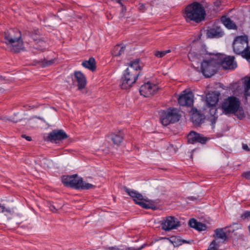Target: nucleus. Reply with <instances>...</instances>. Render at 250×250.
Masks as SVG:
<instances>
[{"label":"nucleus","mask_w":250,"mask_h":250,"mask_svg":"<svg viewBox=\"0 0 250 250\" xmlns=\"http://www.w3.org/2000/svg\"><path fill=\"white\" fill-rule=\"evenodd\" d=\"M236 113V116L240 120H242L245 117V114L242 107H240Z\"/></svg>","instance_id":"34"},{"label":"nucleus","mask_w":250,"mask_h":250,"mask_svg":"<svg viewBox=\"0 0 250 250\" xmlns=\"http://www.w3.org/2000/svg\"><path fill=\"white\" fill-rule=\"evenodd\" d=\"M73 81L74 82H76L77 83V86L79 90L84 88L86 85V78L81 71L75 72Z\"/></svg>","instance_id":"16"},{"label":"nucleus","mask_w":250,"mask_h":250,"mask_svg":"<svg viewBox=\"0 0 250 250\" xmlns=\"http://www.w3.org/2000/svg\"><path fill=\"white\" fill-rule=\"evenodd\" d=\"M240 101L234 96H230L225 99L221 104L223 113L226 115L235 114L240 105Z\"/></svg>","instance_id":"5"},{"label":"nucleus","mask_w":250,"mask_h":250,"mask_svg":"<svg viewBox=\"0 0 250 250\" xmlns=\"http://www.w3.org/2000/svg\"><path fill=\"white\" fill-rule=\"evenodd\" d=\"M243 176L247 179L250 180V171L244 172Z\"/></svg>","instance_id":"45"},{"label":"nucleus","mask_w":250,"mask_h":250,"mask_svg":"<svg viewBox=\"0 0 250 250\" xmlns=\"http://www.w3.org/2000/svg\"><path fill=\"white\" fill-rule=\"evenodd\" d=\"M82 65L92 71H95L96 69V62L93 57H90L88 60L83 61Z\"/></svg>","instance_id":"21"},{"label":"nucleus","mask_w":250,"mask_h":250,"mask_svg":"<svg viewBox=\"0 0 250 250\" xmlns=\"http://www.w3.org/2000/svg\"><path fill=\"white\" fill-rule=\"evenodd\" d=\"M244 86L248 88H250V76L245 77L244 81Z\"/></svg>","instance_id":"40"},{"label":"nucleus","mask_w":250,"mask_h":250,"mask_svg":"<svg viewBox=\"0 0 250 250\" xmlns=\"http://www.w3.org/2000/svg\"><path fill=\"white\" fill-rule=\"evenodd\" d=\"M188 199L191 201H195L197 200L198 198L195 196H189L188 197Z\"/></svg>","instance_id":"48"},{"label":"nucleus","mask_w":250,"mask_h":250,"mask_svg":"<svg viewBox=\"0 0 250 250\" xmlns=\"http://www.w3.org/2000/svg\"><path fill=\"white\" fill-rule=\"evenodd\" d=\"M242 147L244 150H246L247 151H250L249 147L247 144H243Z\"/></svg>","instance_id":"47"},{"label":"nucleus","mask_w":250,"mask_h":250,"mask_svg":"<svg viewBox=\"0 0 250 250\" xmlns=\"http://www.w3.org/2000/svg\"><path fill=\"white\" fill-rule=\"evenodd\" d=\"M124 190L133 199V200L136 204L139 205V202H142L145 201V198H144L143 195L137 191L125 187L124 188Z\"/></svg>","instance_id":"14"},{"label":"nucleus","mask_w":250,"mask_h":250,"mask_svg":"<svg viewBox=\"0 0 250 250\" xmlns=\"http://www.w3.org/2000/svg\"><path fill=\"white\" fill-rule=\"evenodd\" d=\"M125 46H121L119 44L116 45L112 50V55L114 56H119L124 53L125 50Z\"/></svg>","instance_id":"26"},{"label":"nucleus","mask_w":250,"mask_h":250,"mask_svg":"<svg viewBox=\"0 0 250 250\" xmlns=\"http://www.w3.org/2000/svg\"><path fill=\"white\" fill-rule=\"evenodd\" d=\"M62 182L66 187L79 189L82 188L83 179L77 175L64 176L62 178Z\"/></svg>","instance_id":"8"},{"label":"nucleus","mask_w":250,"mask_h":250,"mask_svg":"<svg viewBox=\"0 0 250 250\" xmlns=\"http://www.w3.org/2000/svg\"><path fill=\"white\" fill-rule=\"evenodd\" d=\"M169 113L170 120L171 124L175 123L179 121L181 118V115L178 113V110L174 107H170L167 109Z\"/></svg>","instance_id":"18"},{"label":"nucleus","mask_w":250,"mask_h":250,"mask_svg":"<svg viewBox=\"0 0 250 250\" xmlns=\"http://www.w3.org/2000/svg\"><path fill=\"white\" fill-rule=\"evenodd\" d=\"M198 222L196 219L191 218L189 220L188 225L190 227L195 229L198 224Z\"/></svg>","instance_id":"37"},{"label":"nucleus","mask_w":250,"mask_h":250,"mask_svg":"<svg viewBox=\"0 0 250 250\" xmlns=\"http://www.w3.org/2000/svg\"><path fill=\"white\" fill-rule=\"evenodd\" d=\"M250 88L244 87V95L246 97V99H247V97L250 96V91L249 90Z\"/></svg>","instance_id":"44"},{"label":"nucleus","mask_w":250,"mask_h":250,"mask_svg":"<svg viewBox=\"0 0 250 250\" xmlns=\"http://www.w3.org/2000/svg\"><path fill=\"white\" fill-rule=\"evenodd\" d=\"M142 67L143 65L142 63L140 62V60L137 59L134 61L131 62L129 64V67L127 68L126 69H132L137 73H141L140 71H139V70H141Z\"/></svg>","instance_id":"22"},{"label":"nucleus","mask_w":250,"mask_h":250,"mask_svg":"<svg viewBox=\"0 0 250 250\" xmlns=\"http://www.w3.org/2000/svg\"><path fill=\"white\" fill-rule=\"evenodd\" d=\"M217 118V116H212L210 117V118L209 119V120L210 122V125H211L212 128H213L215 126V124L216 123Z\"/></svg>","instance_id":"42"},{"label":"nucleus","mask_w":250,"mask_h":250,"mask_svg":"<svg viewBox=\"0 0 250 250\" xmlns=\"http://www.w3.org/2000/svg\"><path fill=\"white\" fill-rule=\"evenodd\" d=\"M123 134L119 132L117 134H112L110 135V139L112 141L114 144L119 145L123 140Z\"/></svg>","instance_id":"23"},{"label":"nucleus","mask_w":250,"mask_h":250,"mask_svg":"<svg viewBox=\"0 0 250 250\" xmlns=\"http://www.w3.org/2000/svg\"><path fill=\"white\" fill-rule=\"evenodd\" d=\"M29 35L34 41H38V42H40L41 44L44 43L43 41L40 39V32L38 29L34 30L32 32H29Z\"/></svg>","instance_id":"29"},{"label":"nucleus","mask_w":250,"mask_h":250,"mask_svg":"<svg viewBox=\"0 0 250 250\" xmlns=\"http://www.w3.org/2000/svg\"><path fill=\"white\" fill-rule=\"evenodd\" d=\"M3 80V79L2 77L1 76H0V80L2 81Z\"/></svg>","instance_id":"52"},{"label":"nucleus","mask_w":250,"mask_h":250,"mask_svg":"<svg viewBox=\"0 0 250 250\" xmlns=\"http://www.w3.org/2000/svg\"><path fill=\"white\" fill-rule=\"evenodd\" d=\"M34 48L37 49V50H41V51H43L44 48L40 47H39L38 46H35Z\"/></svg>","instance_id":"50"},{"label":"nucleus","mask_w":250,"mask_h":250,"mask_svg":"<svg viewBox=\"0 0 250 250\" xmlns=\"http://www.w3.org/2000/svg\"><path fill=\"white\" fill-rule=\"evenodd\" d=\"M220 95V92L217 91L209 92L206 96V102L207 105H216L219 101V98Z\"/></svg>","instance_id":"17"},{"label":"nucleus","mask_w":250,"mask_h":250,"mask_svg":"<svg viewBox=\"0 0 250 250\" xmlns=\"http://www.w3.org/2000/svg\"><path fill=\"white\" fill-rule=\"evenodd\" d=\"M206 225L202 223L198 222V224L195 229L196 230L202 231L206 229Z\"/></svg>","instance_id":"39"},{"label":"nucleus","mask_w":250,"mask_h":250,"mask_svg":"<svg viewBox=\"0 0 250 250\" xmlns=\"http://www.w3.org/2000/svg\"><path fill=\"white\" fill-rule=\"evenodd\" d=\"M7 212L9 213L11 212V210L9 208H6L3 205L0 204V212Z\"/></svg>","instance_id":"43"},{"label":"nucleus","mask_w":250,"mask_h":250,"mask_svg":"<svg viewBox=\"0 0 250 250\" xmlns=\"http://www.w3.org/2000/svg\"><path fill=\"white\" fill-rule=\"evenodd\" d=\"M160 113V120L161 123L165 126L171 124V121L170 120V117L167 109L166 110H161Z\"/></svg>","instance_id":"19"},{"label":"nucleus","mask_w":250,"mask_h":250,"mask_svg":"<svg viewBox=\"0 0 250 250\" xmlns=\"http://www.w3.org/2000/svg\"><path fill=\"white\" fill-rule=\"evenodd\" d=\"M215 235L214 237L217 238H220L224 241L226 240L227 238V236L226 233L223 231V229H217L215 230Z\"/></svg>","instance_id":"28"},{"label":"nucleus","mask_w":250,"mask_h":250,"mask_svg":"<svg viewBox=\"0 0 250 250\" xmlns=\"http://www.w3.org/2000/svg\"><path fill=\"white\" fill-rule=\"evenodd\" d=\"M68 137L67 134L62 129H54L48 134L45 140L47 142L58 143L61 141L67 139Z\"/></svg>","instance_id":"10"},{"label":"nucleus","mask_w":250,"mask_h":250,"mask_svg":"<svg viewBox=\"0 0 250 250\" xmlns=\"http://www.w3.org/2000/svg\"><path fill=\"white\" fill-rule=\"evenodd\" d=\"M162 229L166 231L175 229L181 224L178 219L174 216H168L164 218L161 222Z\"/></svg>","instance_id":"9"},{"label":"nucleus","mask_w":250,"mask_h":250,"mask_svg":"<svg viewBox=\"0 0 250 250\" xmlns=\"http://www.w3.org/2000/svg\"><path fill=\"white\" fill-rule=\"evenodd\" d=\"M3 42L10 46L13 52H19L21 49L20 44L22 43L21 31L17 28H12L5 31Z\"/></svg>","instance_id":"2"},{"label":"nucleus","mask_w":250,"mask_h":250,"mask_svg":"<svg viewBox=\"0 0 250 250\" xmlns=\"http://www.w3.org/2000/svg\"><path fill=\"white\" fill-rule=\"evenodd\" d=\"M184 93L181 95L178 99V103L181 106H190L193 104V94L191 91L186 92L185 90Z\"/></svg>","instance_id":"12"},{"label":"nucleus","mask_w":250,"mask_h":250,"mask_svg":"<svg viewBox=\"0 0 250 250\" xmlns=\"http://www.w3.org/2000/svg\"><path fill=\"white\" fill-rule=\"evenodd\" d=\"M185 14L187 19L199 23L204 20L206 12L200 3L193 2L186 7Z\"/></svg>","instance_id":"3"},{"label":"nucleus","mask_w":250,"mask_h":250,"mask_svg":"<svg viewBox=\"0 0 250 250\" xmlns=\"http://www.w3.org/2000/svg\"><path fill=\"white\" fill-rule=\"evenodd\" d=\"M171 50L168 49L165 51H157L155 52L154 55L157 58H162L165 56L167 54L170 53Z\"/></svg>","instance_id":"33"},{"label":"nucleus","mask_w":250,"mask_h":250,"mask_svg":"<svg viewBox=\"0 0 250 250\" xmlns=\"http://www.w3.org/2000/svg\"><path fill=\"white\" fill-rule=\"evenodd\" d=\"M207 36L209 38H219L222 37L224 33L220 27L213 25L207 30Z\"/></svg>","instance_id":"15"},{"label":"nucleus","mask_w":250,"mask_h":250,"mask_svg":"<svg viewBox=\"0 0 250 250\" xmlns=\"http://www.w3.org/2000/svg\"><path fill=\"white\" fill-rule=\"evenodd\" d=\"M221 21L223 24L229 29H237V26L235 22L227 16H222Z\"/></svg>","instance_id":"20"},{"label":"nucleus","mask_w":250,"mask_h":250,"mask_svg":"<svg viewBox=\"0 0 250 250\" xmlns=\"http://www.w3.org/2000/svg\"><path fill=\"white\" fill-rule=\"evenodd\" d=\"M214 59L217 60L219 66L221 65L224 69L233 70L237 66L234 56H226L224 54L217 53L214 55Z\"/></svg>","instance_id":"6"},{"label":"nucleus","mask_w":250,"mask_h":250,"mask_svg":"<svg viewBox=\"0 0 250 250\" xmlns=\"http://www.w3.org/2000/svg\"><path fill=\"white\" fill-rule=\"evenodd\" d=\"M143 247L139 248L138 249H135L133 248L130 247H125L123 246H121L120 247H118L117 246L114 247H110L108 248H106L105 249L106 250H141Z\"/></svg>","instance_id":"30"},{"label":"nucleus","mask_w":250,"mask_h":250,"mask_svg":"<svg viewBox=\"0 0 250 250\" xmlns=\"http://www.w3.org/2000/svg\"><path fill=\"white\" fill-rule=\"evenodd\" d=\"M140 73H137L132 69H126L121 79L120 86L122 89L130 88L136 82Z\"/></svg>","instance_id":"4"},{"label":"nucleus","mask_w":250,"mask_h":250,"mask_svg":"<svg viewBox=\"0 0 250 250\" xmlns=\"http://www.w3.org/2000/svg\"><path fill=\"white\" fill-rule=\"evenodd\" d=\"M215 54H209L210 59L208 60H205L204 59L207 58L206 57L207 55V51L201 47L196 52L191 49L188 53V57L191 62H198L203 60L201 63V72L206 78H210L217 72L219 68L218 62L217 60L214 59Z\"/></svg>","instance_id":"1"},{"label":"nucleus","mask_w":250,"mask_h":250,"mask_svg":"<svg viewBox=\"0 0 250 250\" xmlns=\"http://www.w3.org/2000/svg\"><path fill=\"white\" fill-rule=\"evenodd\" d=\"M158 86L155 84L147 82L143 84L140 88L139 91L141 95L148 97L154 95L158 90Z\"/></svg>","instance_id":"11"},{"label":"nucleus","mask_w":250,"mask_h":250,"mask_svg":"<svg viewBox=\"0 0 250 250\" xmlns=\"http://www.w3.org/2000/svg\"><path fill=\"white\" fill-rule=\"evenodd\" d=\"M208 106V108H209V113L211 117L215 116L216 111H217L216 105Z\"/></svg>","instance_id":"36"},{"label":"nucleus","mask_w":250,"mask_h":250,"mask_svg":"<svg viewBox=\"0 0 250 250\" xmlns=\"http://www.w3.org/2000/svg\"><path fill=\"white\" fill-rule=\"evenodd\" d=\"M52 208H54V209H52L51 208V210L53 211V212H55L57 211V209L54 207V206H52Z\"/></svg>","instance_id":"51"},{"label":"nucleus","mask_w":250,"mask_h":250,"mask_svg":"<svg viewBox=\"0 0 250 250\" xmlns=\"http://www.w3.org/2000/svg\"><path fill=\"white\" fill-rule=\"evenodd\" d=\"M203 120L202 115L198 112H193L191 116V120L194 125H200Z\"/></svg>","instance_id":"24"},{"label":"nucleus","mask_w":250,"mask_h":250,"mask_svg":"<svg viewBox=\"0 0 250 250\" xmlns=\"http://www.w3.org/2000/svg\"><path fill=\"white\" fill-rule=\"evenodd\" d=\"M220 247L219 243L216 242L215 240L212 241L209 245V248L213 250H218Z\"/></svg>","instance_id":"35"},{"label":"nucleus","mask_w":250,"mask_h":250,"mask_svg":"<svg viewBox=\"0 0 250 250\" xmlns=\"http://www.w3.org/2000/svg\"><path fill=\"white\" fill-rule=\"evenodd\" d=\"M22 137L23 138H24L26 140H27L28 141H30L32 140L31 137H30V136H26L25 135H22Z\"/></svg>","instance_id":"49"},{"label":"nucleus","mask_w":250,"mask_h":250,"mask_svg":"<svg viewBox=\"0 0 250 250\" xmlns=\"http://www.w3.org/2000/svg\"><path fill=\"white\" fill-rule=\"evenodd\" d=\"M141 6L145 7V5L144 4H141Z\"/></svg>","instance_id":"53"},{"label":"nucleus","mask_w":250,"mask_h":250,"mask_svg":"<svg viewBox=\"0 0 250 250\" xmlns=\"http://www.w3.org/2000/svg\"><path fill=\"white\" fill-rule=\"evenodd\" d=\"M55 59H51L50 60L47 61L44 59L40 61V63L42 67H46L53 64L55 62Z\"/></svg>","instance_id":"31"},{"label":"nucleus","mask_w":250,"mask_h":250,"mask_svg":"<svg viewBox=\"0 0 250 250\" xmlns=\"http://www.w3.org/2000/svg\"><path fill=\"white\" fill-rule=\"evenodd\" d=\"M241 56L250 62V46H248L246 47L245 50L241 55Z\"/></svg>","instance_id":"32"},{"label":"nucleus","mask_w":250,"mask_h":250,"mask_svg":"<svg viewBox=\"0 0 250 250\" xmlns=\"http://www.w3.org/2000/svg\"><path fill=\"white\" fill-rule=\"evenodd\" d=\"M214 5L217 8L219 7V6L221 5V1L218 0H216L214 2Z\"/></svg>","instance_id":"46"},{"label":"nucleus","mask_w":250,"mask_h":250,"mask_svg":"<svg viewBox=\"0 0 250 250\" xmlns=\"http://www.w3.org/2000/svg\"><path fill=\"white\" fill-rule=\"evenodd\" d=\"M169 241L173 245L174 247H178L183 243H187L186 240H182L178 238L175 236H172L169 238H168Z\"/></svg>","instance_id":"27"},{"label":"nucleus","mask_w":250,"mask_h":250,"mask_svg":"<svg viewBox=\"0 0 250 250\" xmlns=\"http://www.w3.org/2000/svg\"><path fill=\"white\" fill-rule=\"evenodd\" d=\"M248 46V38L247 36H240L236 37L233 42L232 47L234 52L241 55L246 47Z\"/></svg>","instance_id":"7"},{"label":"nucleus","mask_w":250,"mask_h":250,"mask_svg":"<svg viewBox=\"0 0 250 250\" xmlns=\"http://www.w3.org/2000/svg\"><path fill=\"white\" fill-rule=\"evenodd\" d=\"M93 187V185H92L91 184L89 183H85L84 184L83 182V184L82 185V188H81V189H88L90 188H92Z\"/></svg>","instance_id":"41"},{"label":"nucleus","mask_w":250,"mask_h":250,"mask_svg":"<svg viewBox=\"0 0 250 250\" xmlns=\"http://www.w3.org/2000/svg\"><path fill=\"white\" fill-rule=\"evenodd\" d=\"M187 137L188 143L191 144H194L196 143L205 144L208 140L207 137H204L203 135L193 131H190Z\"/></svg>","instance_id":"13"},{"label":"nucleus","mask_w":250,"mask_h":250,"mask_svg":"<svg viewBox=\"0 0 250 250\" xmlns=\"http://www.w3.org/2000/svg\"><path fill=\"white\" fill-rule=\"evenodd\" d=\"M139 206L146 209H152L153 210H155L157 208L156 206L153 203L149 202L146 199H145V201L143 202H139Z\"/></svg>","instance_id":"25"},{"label":"nucleus","mask_w":250,"mask_h":250,"mask_svg":"<svg viewBox=\"0 0 250 250\" xmlns=\"http://www.w3.org/2000/svg\"><path fill=\"white\" fill-rule=\"evenodd\" d=\"M241 218L243 220L250 219V211H245L243 214H241Z\"/></svg>","instance_id":"38"}]
</instances>
